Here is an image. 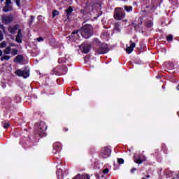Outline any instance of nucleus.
<instances>
[{"label":"nucleus","instance_id":"obj_26","mask_svg":"<svg viewBox=\"0 0 179 179\" xmlns=\"http://www.w3.org/2000/svg\"><path fill=\"white\" fill-rule=\"evenodd\" d=\"M166 38H167L168 41H171L173 40V36L169 35V36H167Z\"/></svg>","mask_w":179,"mask_h":179},{"label":"nucleus","instance_id":"obj_5","mask_svg":"<svg viewBox=\"0 0 179 179\" xmlns=\"http://www.w3.org/2000/svg\"><path fill=\"white\" fill-rule=\"evenodd\" d=\"M2 23L4 24H10L13 22V16L12 15H3L1 16Z\"/></svg>","mask_w":179,"mask_h":179},{"label":"nucleus","instance_id":"obj_32","mask_svg":"<svg viewBox=\"0 0 179 179\" xmlns=\"http://www.w3.org/2000/svg\"><path fill=\"white\" fill-rule=\"evenodd\" d=\"M103 174H107V173H108V169H105L103 171Z\"/></svg>","mask_w":179,"mask_h":179},{"label":"nucleus","instance_id":"obj_34","mask_svg":"<svg viewBox=\"0 0 179 179\" xmlns=\"http://www.w3.org/2000/svg\"><path fill=\"white\" fill-rule=\"evenodd\" d=\"M134 171H136V169L134 168L131 169V173H134Z\"/></svg>","mask_w":179,"mask_h":179},{"label":"nucleus","instance_id":"obj_3","mask_svg":"<svg viewBox=\"0 0 179 179\" xmlns=\"http://www.w3.org/2000/svg\"><path fill=\"white\" fill-rule=\"evenodd\" d=\"M111 155V148L110 146L104 147L101 150V156L103 159H107Z\"/></svg>","mask_w":179,"mask_h":179},{"label":"nucleus","instance_id":"obj_19","mask_svg":"<svg viewBox=\"0 0 179 179\" xmlns=\"http://www.w3.org/2000/svg\"><path fill=\"white\" fill-rule=\"evenodd\" d=\"M59 15V12L57 10H53L52 12V17H55V16H58Z\"/></svg>","mask_w":179,"mask_h":179},{"label":"nucleus","instance_id":"obj_29","mask_svg":"<svg viewBox=\"0 0 179 179\" xmlns=\"http://www.w3.org/2000/svg\"><path fill=\"white\" fill-rule=\"evenodd\" d=\"M36 40H37V41H38V43H40L41 41H44V39L43 38V37H39Z\"/></svg>","mask_w":179,"mask_h":179},{"label":"nucleus","instance_id":"obj_41","mask_svg":"<svg viewBox=\"0 0 179 179\" xmlns=\"http://www.w3.org/2000/svg\"><path fill=\"white\" fill-rule=\"evenodd\" d=\"M140 22H142V19L140 18Z\"/></svg>","mask_w":179,"mask_h":179},{"label":"nucleus","instance_id":"obj_43","mask_svg":"<svg viewBox=\"0 0 179 179\" xmlns=\"http://www.w3.org/2000/svg\"><path fill=\"white\" fill-rule=\"evenodd\" d=\"M178 178H179V174H178Z\"/></svg>","mask_w":179,"mask_h":179},{"label":"nucleus","instance_id":"obj_30","mask_svg":"<svg viewBox=\"0 0 179 179\" xmlns=\"http://www.w3.org/2000/svg\"><path fill=\"white\" fill-rule=\"evenodd\" d=\"M147 26H148V27H152L153 26V22H150L149 23L147 24Z\"/></svg>","mask_w":179,"mask_h":179},{"label":"nucleus","instance_id":"obj_37","mask_svg":"<svg viewBox=\"0 0 179 179\" xmlns=\"http://www.w3.org/2000/svg\"><path fill=\"white\" fill-rule=\"evenodd\" d=\"M115 30H117V31H120V29L117 28H115Z\"/></svg>","mask_w":179,"mask_h":179},{"label":"nucleus","instance_id":"obj_23","mask_svg":"<svg viewBox=\"0 0 179 179\" xmlns=\"http://www.w3.org/2000/svg\"><path fill=\"white\" fill-rule=\"evenodd\" d=\"M117 163H119V164H124V159L122 158L117 159Z\"/></svg>","mask_w":179,"mask_h":179},{"label":"nucleus","instance_id":"obj_36","mask_svg":"<svg viewBox=\"0 0 179 179\" xmlns=\"http://www.w3.org/2000/svg\"><path fill=\"white\" fill-rule=\"evenodd\" d=\"M2 55V50H0V57Z\"/></svg>","mask_w":179,"mask_h":179},{"label":"nucleus","instance_id":"obj_27","mask_svg":"<svg viewBox=\"0 0 179 179\" xmlns=\"http://www.w3.org/2000/svg\"><path fill=\"white\" fill-rule=\"evenodd\" d=\"M0 29L5 33V26H3V24H0Z\"/></svg>","mask_w":179,"mask_h":179},{"label":"nucleus","instance_id":"obj_4","mask_svg":"<svg viewBox=\"0 0 179 179\" xmlns=\"http://www.w3.org/2000/svg\"><path fill=\"white\" fill-rule=\"evenodd\" d=\"M15 73L16 75H17V76H22L24 79H26L30 76V73L29 70L22 71L19 69L15 71Z\"/></svg>","mask_w":179,"mask_h":179},{"label":"nucleus","instance_id":"obj_33","mask_svg":"<svg viewBox=\"0 0 179 179\" xmlns=\"http://www.w3.org/2000/svg\"><path fill=\"white\" fill-rule=\"evenodd\" d=\"M78 31H74L72 32L71 35L75 36V34H78Z\"/></svg>","mask_w":179,"mask_h":179},{"label":"nucleus","instance_id":"obj_22","mask_svg":"<svg viewBox=\"0 0 179 179\" xmlns=\"http://www.w3.org/2000/svg\"><path fill=\"white\" fill-rule=\"evenodd\" d=\"M6 47V42L3 41L0 43V48H5Z\"/></svg>","mask_w":179,"mask_h":179},{"label":"nucleus","instance_id":"obj_15","mask_svg":"<svg viewBox=\"0 0 179 179\" xmlns=\"http://www.w3.org/2000/svg\"><path fill=\"white\" fill-rule=\"evenodd\" d=\"M65 12L66 13L67 17H69V15H71L72 12H73V9L72 8V7H69V8L65 10Z\"/></svg>","mask_w":179,"mask_h":179},{"label":"nucleus","instance_id":"obj_12","mask_svg":"<svg viewBox=\"0 0 179 179\" xmlns=\"http://www.w3.org/2000/svg\"><path fill=\"white\" fill-rule=\"evenodd\" d=\"M96 52L98 54H106V52H108V49L107 48H100L96 50Z\"/></svg>","mask_w":179,"mask_h":179},{"label":"nucleus","instance_id":"obj_9","mask_svg":"<svg viewBox=\"0 0 179 179\" xmlns=\"http://www.w3.org/2000/svg\"><path fill=\"white\" fill-rule=\"evenodd\" d=\"M135 45H136L135 43H131L130 45L126 48V52H127V54H131V52L134 51V48H135Z\"/></svg>","mask_w":179,"mask_h":179},{"label":"nucleus","instance_id":"obj_16","mask_svg":"<svg viewBox=\"0 0 179 179\" xmlns=\"http://www.w3.org/2000/svg\"><path fill=\"white\" fill-rule=\"evenodd\" d=\"M3 10V12H10V10H12V7L9 5H6Z\"/></svg>","mask_w":179,"mask_h":179},{"label":"nucleus","instance_id":"obj_25","mask_svg":"<svg viewBox=\"0 0 179 179\" xmlns=\"http://www.w3.org/2000/svg\"><path fill=\"white\" fill-rule=\"evenodd\" d=\"M9 123H8V122H5V123H3V128H5V129H6V128H8V127H9Z\"/></svg>","mask_w":179,"mask_h":179},{"label":"nucleus","instance_id":"obj_20","mask_svg":"<svg viewBox=\"0 0 179 179\" xmlns=\"http://www.w3.org/2000/svg\"><path fill=\"white\" fill-rule=\"evenodd\" d=\"M4 54H10V47H7L5 49Z\"/></svg>","mask_w":179,"mask_h":179},{"label":"nucleus","instance_id":"obj_8","mask_svg":"<svg viewBox=\"0 0 179 179\" xmlns=\"http://www.w3.org/2000/svg\"><path fill=\"white\" fill-rule=\"evenodd\" d=\"M22 38H23V36L22 35V30L19 29L18 30V34L16 36V38H15V41L17 43H22Z\"/></svg>","mask_w":179,"mask_h":179},{"label":"nucleus","instance_id":"obj_1","mask_svg":"<svg viewBox=\"0 0 179 179\" xmlns=\"http://www.w3.org/2000/svg\"><path fill=\"white\" fill-rule=\"evenodd\" d=\"M80 33L84 38H89L93 34V27L90 24L85 25L80 29Z\"/></svg>","mask_w":179,"mask_h":179},{"label":"nucleus","instance_id":"obj_11","mask_svg":"<svg viewBox=\"0 0 179 179\" xmlns=\"http://www.w3.org/2000/svg\"><path fill=\"white\" fill-rule=\"evenodd\" d=\"M90 51V45L87 44L83 46V52L84 54H87Z\"/></svg>","mask_w":179,"mask_h":179},{"label":"nucleus","instance_id":"obj_14","mask_svg":"<svg viewBox=\"0 0 179 179\" xmlns=\"http://www.w3.org/2000/svg\"><path fill=\"white\" fill-rule=\"evenodd\" d=\"M22 61H23V56L17 55L15 57V62H16L17 64H20L22 62Z\"/></svg>","mask_w":179,"mask_h":179},{"label":"nucleus","instance_id":"obj_35","mask_svg":"<svg viewBox=\"0 0 179 179\" xmlns=\"http://www.w3.org/2000/svg\"><path fill=\"white\" fill-rule=\"evenodd\" d=\"M66 71H68V68H67V67H65L64 71L66 72Z\"/></svg>","mask_w":179,"mask_h":179},{"label":"nucleus","instance_id":"obj_17","mask_svg":"<svg viewBox=\"0 0 179 179\" xmlns=\"http://www.w3.org/2000/svg\"><path fill=\"white\" fill-rule=\"evenodd\" d=\"M10 59V57L8 55H3L1 57V61H9Z\"/></svg>","mask_w":179,"mask_h":179},{"label":"nucleus","instance_id":"obj_13","mask_svg":"<svg viewBox=\"0 0 179 179\" xmlns=\"http://www.w3.org/2000/svg\"><path fill=\"white\" fill-rule=\"evenodd\" d=\"M134 163H136L137 164H142L143 163V159H141V157L138 156L136 157V156L134 157Z\"/></svg>","mask_w":179,"mask_h":179},{"label":"nucleus","instance_id":"obj_38","mask_svg":"<svg viewBox=\"0 0 179 179\" xmlns=\"http://www.w3.org/2000/svg\"><path fill=\"white\" fill-rule=\"evenodd\" d=\"M177 90H179V85L177 87Z\"/></svg>","mask_w":179,"mask_h":179},{"label":"nucleus","instance_id":"obj_28","mask_svg":"<svg viewBox=\"0 0 179 179\" xmlns=\"http://www.w3.org/2000/svg\"><path fill=\"white\" fill-rule=\"evenodd\" d=\"M17 6H20V0H14Z\"/></svg>","mask_w":179,"mask_h":179},{"label":"nucleus","instance_id":"obj_31","mask_svg":"<svg viewBox=\"0 0 179 179\" xmlns=\"http://www.w3.org/2000/svg\"><path fill=\"white\" fill-rule=\"evenodd\" d=\"M11 1L10 0H6V5H10Z\"/></svg>","mask_w":179,"mask_h":179},{"label":"nucleus","instance_id":"obj_18","mask_svg":"<svg viewBox=\"0 0 179 179\" xmlns=\"http://www.w3.org/2000/svg\"><path fill=\"white\" fill-rule=\"evenodd\" d=\"M124 10H127V12H132V6H125Z\"/></svg>","mask_w":179,"mask_h":179},{"label":"nucleus","instance_id":"obj_10","mask_svg":"<svg viewBox=\"0 0 179 179\" xmlns=\"http://www.w3.org/2000/svg\"><path fill=\"white\" fill-rule=\"evenodd\" d=\"M19 29V25H15V27H9L8 28V30L9 33H11V34H15L16 33V30Z\"/></svg>","mask_w":179,"mask_h":179},{"label":"nucleus","instance_id":"obj_42","mask_svg":"<svg viewBox=\"0 0 179 179\" xmlns=\"http://www.w3.org/2000/svg\"><path fill=\"white\" fill-rule=\"evenodd\" d=\"M146 160V158H144V161Z\"/></svg>","mask_w":179,"mask_h":179},{"label":"nucleus","instance_id":"obj_7","mask_svg":"<svg viewBox=\"0 0 179 179\" xmlns=\"http://www.w3.org/2000/svg\"><path fill=\"white\" fill-rule=\"evenodd\" d=\"M73 179H90V176H89L88 174H78L76 176H75Z\"/></svg>","mask_w":179,"mask_h":179},{"label":"nucleus","instance_id":"obj_6","mask_svg":"<svg viewBox=\"0 0 179 179\" xmlns=\"http://www.w3.org/2000/svg\"><path fill=\"white\" fill-rule=\"evenodd\" d=\"M46 129H47V125H45V123L41 122L39 124V129H38L39 135L41 136H44V135H45Z\"/></svg>","mask_w":179,"mask_h":179},{"label":"nucleus","instance_id":"obj_40","mask_svg":"<svg viewBox=\"0 0 179 179\" xmlns=\"http://www.w3.org/2000/svg\"><path fill=\"white\" fill-rule=\"evenodd\" d=\"M150 176H147V178H149Z\"/></svg>","mask_w":179,"mask_h":179},{"label":"nucleus","instance_id":"obj_39","mask_svg":"<svg viewBox=\"0 0 179 179\" xmlns=\"http://www.w3.org/2000/svg\"><path fill=\"white\" fill-rule=\"evenodd\" d=\"M1 1V2H3L5 0H0Z\"/></svg>","mask_w":179,"mask_h":179},{"label":"nucleus","instance_id":"obj_2","mask_svg":"<svg viewBox=\"0 0 179 179\" xmlns=\"http://www.w3.org/2000/svg\"><path fill=\"white\" fill-rule=\"evenodd\" d=\"M122 10L121 8H116L115 10V19L116 20H122L125 17V13Z\"/></svg>","mask_w":179,"mask_h":179},{"label":"nucleus","instance_id":"obj_21","mask_svg":"<svg viewBox=\"0 0 179 179\" xmlns=\"http://www.w3.org/2000/svg\"><path fill=\"white\" fill-rule=\"evenodd\" d=\"M11 55H17V50L13 49L10 52Z\"/></svg>","mask_w":179,"mask_h":179},{"label":"nucleus","instance_id":"obj_24","mask_svg":"<svg viewBox=\"0 0 179 179\" xmlns=\"http://www.w3.org/2000/svg\"><path fill=\"white\" fill-rule=\"evenodd\" d=\"M3 40V33H2V31H0V41H2Z\"/></svg>","mask_w":179,"mask_h":179}]
</instances>
